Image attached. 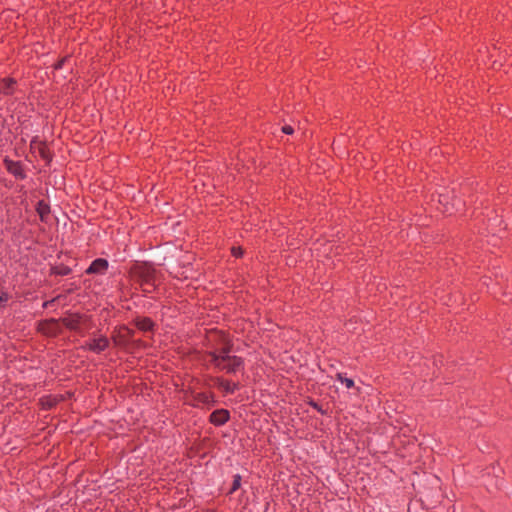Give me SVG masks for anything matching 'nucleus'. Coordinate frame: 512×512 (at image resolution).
<instances>
[{
    "label": "nucleus",
    "instance_id": "nucleus-1",
    "mask_svg": "<svg viewBox=\"0 0 512 512\" xmlns=\"http://www.w3.org/2000/svg\"><path fill=\"white\" fill-rule=\"evenodd\" d=\"M206 340L211 362L214 361L215 358H219L232 351V345L227 335L221 331H210Z\"/></svg>",
    "mask_w": 512,
    "mask_h": 512
},
{
    "label": "nucleus",
    "instance_id": "nucleus-2",
    "mask_svg": "<svg viewBox=\"0 0 512 512\" xmlns=\"http://www.w3.org/2000/svg\"><path fill=\"white\" fill-rule=\"evenodd\" d=\"M130 273L133 279L141 285L153 287L157 281L155 269L147 263L134 264L130 269Z\"/></svg>",
    "mask_w": 512,
    "mask_h": 512
},
{
    "label": "nucleus",
    "instance_id": "nucleus-3",
    "mask_svg": "<svg viewBox=\"0 0 512 512\" xmlns=\"http://www.w3.org/2000/svg\"><path fill=\"white\" fill-rule=\"evenodd\" d=\"M219 369L226 370L227 372H235L237 371L241 365L242 360L237 356H231L229 353L220 356L219 358H215L212 361Z\"/></svg>",
    "mask_w": 512,
    "mask_h": 512
},
{
    "label": "nucleus",
    "instance_id": "nucleus-4",
    "mask_svg": "<svg viewBox=\"0 0 512 512\" xmlns=\"http://www.w3.org/2000/svg\"><path fill=\"white\" fill-rule=\"evenodd\" d=\"M108 261L102 258L94 260L86 270L88 274H104L108 269Z\"/></svg>",
    "mask_w": 512,
    "mask_h": 512
},
{
    "label": "nucleus",
    "instance_id": "nucleus-5",
    "mask_svg": "<svg viewBox=\"0 0 512 512\" xmlns=\"http://www.w3.org/2000/svg\"><path fill=\"white\" fill-rule=\"evenodd\" d=\"M108 343L109 342L107 338L99 337L87 343L86 346L88 347L89 350L96 353H100L107 348Z\"/></svg>",
    "mask_w": 512,
    "mask_h": 512
},
{
    "label": "nucleus",
    "instance_id": "nucleus-6",
    "mask_svg": "<svg viewBox=\"0 0 512 512\" xmlns=\"http://www.w3.org/2000/svg\"><path fill=\"white\" fill-rule=\"evenodd\" d=\"M132 332L130 329L123 327L119 330L118 334L113 337L116 345L125 346L128 342V339L131 337Z\"/></svg>",
    "mask_w": 512,
    "mask_h": 512
},
{
    "label": "nucleus",
    "instance_id": "nucleus-7",
    "mask_svg": "<svg viewBox=\"0 0 512 512\" xmlns=\"http://www.w3.org/2000/svg\"><path fill=\"white\" fill-rule=\"evenodd\" d=\"M228 412L226 410H217L214 411L210 418L212 423L216 425H222L228 420Z\"/></svg>",
    "mask_w": 512,
    "mask_h": 512
},
{
    "label": "nucleus",
    "instance_id": "nucleus-8",
    "mask_svg": "<svg viewBox=\"0 0 512 512\" xmlns=\"http://www.w3.org/2000/svg\"><path fill=\"white\" fill-rule=\"evenodd\" d=\"M135 323L138 329L145 332L151 331L154 325L149 318H137Z\"/></svg>",
    "mask_w": 512,
    "mask_h": 512
},
{
    "label": "nucleus",
    "instance_id": "nucleus-9",
    "mask_svg": "<svg viewBox=\"0 0 512 512\" xmlns=\"http://www.w3.org/2000/svg\"><path fill=\"white\" fill-rule=\"evenodd\" d=\"M64 325L71 330H78L80 326V317L72 316L63 319Z\"/></svg>",
    "mask_w": 512,
    "mask_h": 512
},
{
    "label": "nucleus",
    "instance_id": "nucleus-10",
    "mask_svg": "<svg viewBox=\"0 0 512 512\" xmlns=\"http://www.w3.org/2000/svg\"><path fill=\"white\" fill-rule=\"evenodd\" d=\"M449 200H450L449 195L439 194V200L438 201L444 207V211L445 212H450V209L448 207Z\"/></svg>",
    "mask_w": 512,
    "mask_h": 512
},
{
    "label": "nucleus",
    "instance_id": "nucleus-11",
    "mask_svg": "<svg viewBox=\"0 0 512 512\" xmlns=\"http://www.w3.org/2000/svg\"><path fill=\"white\" fill-rule=\"evenodd\" d=\"M240 485H241V476L235 475L229 493H234L236 490L239 489Z\"/></svg>",
    "mask_w": 512,
    "mask_h": 512
},
{
    "label": "nucleus",
    "instance_id": "nucleus-12",
    "mask_svg": "<svg viewBox=\"0 0 512 512\" xmlns=\"http://www.w3.org/2000/svg\"><path fill=\"white\" fill-rule=\"evenodd\" d=\"M337 378L345 384L347 388H352L354 386V381L350 378L343 377L342 374H338Z\"/></svg>",
    "mask_w": 512,
    "mask_h": 512
},
{
    "label": "nucleus",
    "instance_id": "nucleus-13",
    "mask_svg": "<svg viewBox=\"0 0 512 512\" xmlns=\"http://www.w3.org/2000/svg\"><path fill=\"white\" fill-rule=\"evenodd\" d=\"M220 386L226 391V392H233L235 388L234 383H230L228 381H221Z\"/></svg>",
    "mask_w": 512,
    "mask_h": 512
},
{
    "label": "nucleus",
    "instance_id": "nucleus-14",
    "mask_svg": "<svg viewBox=\"0 0 512 512\" xmlns=\"http://www.w3.org/2000/svg\"><path fill=\"white\" fill-rule=\"evenodd\" d=\"M13 81L12 80H9L7 82L4 83V85L0 88L2 90L3 93H9L10 91V87L13 85Z\"/></svg>",
    "mask_w": 512,
    "mask_h": 512
},
{
    "label": "nucleus",
    "instance_id": "nucleus-15",
    "mask_svg": "<svg viewBox=\"0 0 512 512\" xmlns=\"http://www.w3.org/2000/svg\"><path fill=\"white\" fill-rule=\"evenodd\" d=\"M8 169L11 173L15 175H20V167L16 164L8 165Z\"/></svg>",
    "mask_w": 512,
    "mask_h": 512
},
{
    "label": "nucleus",
    "instance_id": "nucleus-16",
    "mask_svg": "<svg viewBox=\"0 0 512 512\" xmlns=\"http://www.w3.org/2000/svg\"><path fill=\"white\" fill-rule=\"evenodd\" d=\"M9 299V295L6 292L0 294V307H2Z\"/></svg>",
    "mask_w": 512,
    "mask_h": 512
},
{
    "label": "nucleus",
    "instance_id": "nucleus-17",
    "mask_svg": "<svg viewBox=\"0 0 512 512\" xmlns=\"http://www.w3.org/2000/svg\"><path fill=\"white\" fill-rule=\"evenodd\" d=\"M282 131L285 134H292L294 132V129L290 125H285V126L282 127Z\"/></svg>",
    "mask_w": 512,
    "mask_h": 512
},
{
    "label": "nucleus",
    "instance_id": "nucleus-18",
    "mask_svg": "<svg viewBox=\"0 0 512 512\" xmlns=\"http://www.w3.org/2000/svg\"><path fill=\"white\" fill-rule=\"evenodd\" d=\"M232 253L235 257H240L242 255V250L240 247H233Z\"/></svg>",
    "mask_w": 512,
    "mask_h": 512
},
{
    "label": "nucleus",
    "instance_id": "nucleus-19",
    "mask_svg": "<svg viewBox=\"0 0 512 512\" xmlns=\"http://www.w3.org/2000/svg\"><path fill=\"white\" fill-rule=\"evenodd\" d=\"M60 274H63V275H66L69 273V269L68 268H64L63 270L59 271Z\"/></svg>",
    "mask_w": 512,
    "mask_h": 512
},
{
    "label": "nucleus",
    "instance_id": "nucleus-20",
    "mask_svg": "<svg viewBox=\"0 0 512 512\" xmlns=\"http://www.w3.org/2000/svg\"><path fill=\"white\" fill-rule=\"evenodd\" d=\"M63 62H64V60H62L61 62H59V63L57 64L56 68H60V67L62 66Z\"/></svg>",
    "mask_w": 512,
    "mask_h": 512
},
{
    "label": "nucleus",
    "instance_id": "nucleus-21",
    "mask_svg": "<svg viewBox=\"0 0 512 512\" xmlns=\"http://www.w3.org/2000/svg\"><path fill=\"white\" fill-rule=\"evenodd\" d=\"M47 325H48V326H50V325H51V326H55V325H56V323H55L54 321H52L51 323H48Z\"/></svg>",
    "mask_w": 512,
    "mask_h": 512
}]
</instances>
